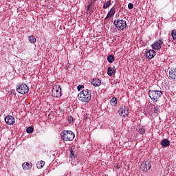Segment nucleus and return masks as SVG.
Wrapping results in <instances>:
<instances>
[{
    "label": "nucleus",
    "instance_id": "nucleus-16",
    "mask_svg": "<svg viewBox=\"0 0 176 176\" xmlns=\"http://www.w3.org/2000/svg\"><path fill=\"white\" fill-rule=\"evenodd\" d=\"M161 145L164 146V148H167V146H170V140L167 139H163L161 142Z\"/></svg>",
    "mask_w": 176,
    "mask_h": 176
},
{
    "label": "nucleus",
    "instance_id": "nucleus-24",
    "mask_svg": "<svg viewBox=\"0 0 176 176\" xmlns=\"http://www.w3.org/2000/svg\"><path fill=\"white\" fill-rule=\"evenodd\" d=\"M109 6H111V1H107V3L103 4L104 9H107V8H109Z\"/></svg>",
    "mask_w": 176,
    "mask_h": 176
},
{
    "label": "nucleus",
    "instance_id": "nucleus-20",
    "mask_svg": "<svg viewBox=\"0 0 176 176\" xmlns=\"http://www.w3.org/2000/svg\"><path fill=\"white\" fill-rule=\"evenodd\" d=\"M28 40L30 43H35V42H36V38H35V36H30L28 37Z\"/></svg>",
    "mask_w": 176,
    "mask_h": 176
},
{
    "label": "nucleus",
    "instance_id": "nucleus-18",
    "mask_svg": "<svg viewBox=\"0 0 176 176\" xmlns=\"http://www.w3.org/2000/svg\"><path fill=\"white\" fill-rule=\"evenodd\" d=\"M45 164V161H40L37 162V164H36V168H38V170H41V168H43Z\"/></svg>",
    "mask_w": 176,
    "mask_h": 176
},
{
    "label": "nucleus",
    "instance_id": "nucleus-9",
    "mask_svg": "<svg viewBox=\"0 0 176 176\" xmlns=\"http://www.w3.org/2000/svg\"><path fill=\"white\" fill-rule=\"evenodd\" d=\"M118 112L120 116H123L124 118H126V116H129V108L126 107L120 109Z\"/></svg>",
    "mask_w": 176,
    "mask_h": 176
},
{
    "label": "nucleus",
    "instance_id": "nucleus-7",
    "mask_svg": "<svg viewBox=\"0 0 176 176\" xmlns=\"http://www.w3.org/2000/svg\"><path fill=\"white\" fill-rule=\"evenodd\" d=\"M163 45V40L162 38H160L158 41H156L153 43V44L151 45L152 49L153 50H159L162 47V45Z\"/></svg>",
    "mask_w": 176,
    "mask_h": 176
},
{
    "label": "nucleus",
    "instance_id": "nucleus-21",
    "mask_svg": "<svg viewBox=\"0 0 176 176\" xmlns=\"http://www.w3.org/2000/svg\"><path fill=\"white\" fill-rule=\"evenodd\" d=\"M26 133H28V134H32V133H34V127L32 126L28 127L26 129Z\"/></svg>",
    "mask_w": 176,
    "mask_h": 176
},
{
    "label": "nucleus",
    "instance_id": "nucleus-13",
    "mask_svg": "<svg viewBox=\"0 0 176 176\" xmlns=\"http://www.w3.org/2000/svg\"><path fill=\"white\" fill-rule=\"evenodd\" d=\"M23 170L27 171L28 170H31L32 168V164L30 162H24L22 164Z\"/></svg>",
    "mask_w": 176,
    "mask_h": 176
},
{
    "label": "nucleus",
    "instance_id": "nucleus-8",
    "mask_svg": "<svg viewBox=\"0 0 176 176\" xmlns=\"http://www.w3.org/2000/svg\"><path fill=\"white\" fill-rule=\"evenodd\" d=\"M54 97H56L57 98H60L61 97V87L60 85L56 86L53 89Z\"/></svg>",
    "mask_w": 176,
    "mask_h": 176
},
{
    "label": "nucleus",
    "instance_id": "nucleus-4",
    "mask_svg": "<svg viewBox=\"0 0 176 176\" xmlns=\"http://www.w3.org/2000/svg\"><path fill=\"white\" fill-rule=\"evenodd\" d=\"M113 24L118 31H123V30L127 27L126 21L123 19L115 20L113 21Z\"/></svg>",
    "mask_w": 176,
    "mask_h": 176
},
{
    "label": "nucleus",
    "instance_id": "nucleus-5",
    "mask_svg": "<svg viewBox=\"0 0 176 176\" xmlns=\"http://www.w3.org/2000/svg\"><path fill=\"white\" fill-rule=\"evenodd\" d=\"M30 91V88L26 84H21L16 87V91L20 94H27Z\"/></svg>",
    "mask_w": 176,
    "mask_h": 176
},
{
    "label": "nucleus",
    "instance_id": "nucleus-23",
    "mask_svg": "<svg viewBox=\"0 0 176 176\" xmlns=\"http://www.w3.org/2000/svg\"><path fill=\"white\" fill-rule=\"evenodd\" d=\"M139 134H145V128L143 126H140L138 130Z\"/></svg>",
    "mask_w": 176,
    "mask_h": 176
},
{
    "label": "nucleus",
    "instance_id": "nucleus-12",
    "mask_svg": "<svg viewBox=\"0 0 176 176\" xmlns=\"http://www.w3.org/2000/svg\"><path fill=\"white\" fill-rule=\"evenodd\" d=\"M169 78L176 80V67H173L169 70Z\"/></svg>",
    "mask_w": 176,
    "mask_h": 176
},
{
    "label": "nucleus",
    "instance_id": "nucleus-3",
    "mask_svg": "<svg viewBox=\"0 0 176 176\" xmlns=\"http://www.w3.org/2000/svg\"><path fill=\"white\" fill-rule=\"evenodd\" d=\"M60 138L63 141H74L75 133L72 131H63L60 134Z\"/></svg>",
    "mask_w": 176,
    "mask_h": 176
},
{
    "label": "nucleus",
    "instance_id": "nucleus-19",
    "mask_svg": "<svg viewBox=\"0 0 176 176\" xmlns=\"http://www.w3.org/2000/svg\"><path fill=\"white\" fill-rule=\"evenodd\" d=\"M107 61L110 64H112L115 61V56L113 55H109L107 56Z\"/></svg>",
    "mask_w": 176,
    "mask_h": 176
},
{
    "label": "nucleus",
    "instance_id": "nucleus-14",
    "mask_svg": "<svg viewBox=\"0 0 176 176\" xmlns=\"http://www.w3.org/2000/svg\"><path fill=\"white\" fill-rule=\"evenodd\" d=\"M91 85L95 87H99V86H101V80L98 78H94L91 80Z\"/></svg>",
    "mask_w": 176,
    "mask_h": 176
},
{
    "label": "nucleus",
    "instance_id": "nucleus-6",
    "mask_svg": "<svg viewBox=\"0 0 176 176\" xmlns=\"http://www.w3.org/2000/svg\"><path fill=\"white\" fill-rule=\"evenodd\" d=\"M152 167V164L151 162L144 161L140 165V170L143 171V173H146V171H149Z\"/></svg>",
    "mask_w": 176,
    "mask_h": 176
},
{
    "label": "nucleus",
    "instance_id": "nucleus-27",
    "mask_svg": "<svg viewBox=\"0 0 176 176\" xmlns=\"http://www.w3.org/2000/svg\"><path fill=\"white\" fill-rule=\"evenodd\" d=\"M68 122H69V123H74V117H72V116H69V118H68Z\"/></svg>",
    "mask_w": 176,
    "mask_h": 176
},
{
    "label": "nucleus",
    "instance_id": "nucleus-15",
    "mask_svg": "<svg viewBox=\"0 0 176 176\" xmlns=\"http://www.w3.org/2000/svg\"><path fill=\"white\" fill-rule=\"evenodd\" d=\"M113 16H115V8H111L110 9L107 13L106 19H111V17H113Z\"/></svg>",
    "mask_w": 176,
    "mask_h": 176
},
{
    "label": "nucleus",
    "instance_id": "nucleus-11",
    "mask_svg": "<svg viewBox=\"0 0 176 176\" xmlns=\"http://www.w3.org/2000/svg\"><path fill=\"white\" fill-rule=\"evenodd\" d=\"M5 122L7 123V124L12 126V124H14V117L12 116H7L5 118Z\"/></svg>",
    "mask_w": 176,
    "mask_h": 176
},
{
    "label": "nucleus",
    "instance_id": "nucleus-2",
    "mask_svg": "<svg viewBox=\"0 0 176 176\" xmlns=\"http://www.w3.org/2000/svg\"><path fill=\"white\" fill-rule=\"evenodd\" d=\"M148 95L150 97L151 100L153 101V102H157L159 101V98L163 96V91L160 90H149L148 92Z\"/></svg>",
    "mask_w": 176,
    "mask_h": 176
},
{
    "label": "nucleus",
    "instance_id": "nucleus-28",
    "mask_svg": "<svg viewBox=\"0 0 176 176\" xmlns=\"http://www.w3.org/2000/svg\"><path fill=\"white\" fill-rule=\"evenodd\" d=\"M133 8H134V5L131 3H129L128 4V9L131 10V9H133Z\"/></svg>",
    "mask_w": 176,
    "mask_h": 176
},
{
    "label": "nucleus",
    "instance_id": "nucleus-10",
    "mask_svg": "<svg viewBox=\"0 0 176 176\" xmlns=\"http://www.w3.org/2000/svg\"><path fill=\"white\" fill-rule=\"evenodd\" d=\"M156 56V52L153 50H149L146 52V57L149 60H152Z\"/></svg>",
    "mask_w": 176,
    "mask_h": 176
},
{
    "label": "nucleus",
    "instance_id": "nucleus-1",
    "mask_svg": "<svg viewBox=\"0 0 176 176\" xmlns=\"http://www.w3.org/2000/svg\"><path fill=\"white\" fill-rule=\"evenodd\" d=\"M78 98L81 102H89L91 100V91L89 89H84L78 94Z\"/></svg>",
    "mask_w": 176,
    "mask_h": 176
},
{
    "label": "nucleus",
    "instance_id": "nucleus-25",
    "mask_svg": "<svg viewBox=\"0 0 176 176\" xmlns=\"http://www.w3.org/2000/svg\"><path fill=\"white\" fill-rule=\"evenodd\" d=\"M171 36L174 41H176V30H173L171 31Z\"/></svg>",
    "mask_w": 176,
    "mask_h": 176
},
{
    "label": "nucleus",
    "instance_id": "nucleus-30",
    "mask_svg": "<svg viewBox=\"0 0 176 176\" xmlns=\"http://www.w3.org/2000/svg\"><path fill=\"white\" fill-rule=\"evenodd\" d=\"M71 157H75V154H74V151L72 149L70 150Z\"/></svg>",
    "mask_w": 176,
    "mask_h": 176
},
{
    "label": "nucleus",
    "instance_id": "nucleus-26",
    "mask_svg": "<svg viewBox=\"0 0 176 176\" xmlns=\"http://www.w3.org/2000/svg\"><path fill=\"white\" fill-rule=\"evenodd\" d=\"M85 88V86H83L82 85H79L78 87H77V90L78 91H80V90H82V89H84Z\"/></svg>",
    "mask_w": 176,
    "mask_h": 176
},
{
    "label": "nucleus",
    "instance_id": "nucleus-29",
    "mask_svg": "<svg viewBox=\"0 0 176 176\" xmlns=\"http://www.w3.org/2000/svg\"><path fill=\"white\" fill-rule=\"evenodd\" d=\"M159 112V107H154V113H157Z\"/></svg>",
    "mask_w": 176,
    "mask_h": 176
},
{
    "label": "nucleus",
    "instance_id": "nucleus-17",
    "mask_svg": "<svg viewBox=\"0 0 176 176\" xmlns=\"http://www.w3.org/2000/svg\"><path fill=\"white\" fill-rule=\"evenodd\" d=\"M114 72H116V69H115V67H109L107 68V75H109V76H112Z\"/></svg>",
    "mask_w": 176,
    "mask_h": 176
},
{
    "label": "nucleus",
    "instance_id": "nucleus-22",
    "mask_svg": "<svg viewBox=\"0 0 176 176\" xmlns=\"http://www.w3.org/2000/svg\"><path fill=\"white\" fill-rule=\"evenodd\" d=\"M110 104L111 105H116L118 104V99L116 98L113 97L111 100H110Z\"/></svg>",
    "mask_w": 176,
    "mask_h": 176
}]
</instances>
